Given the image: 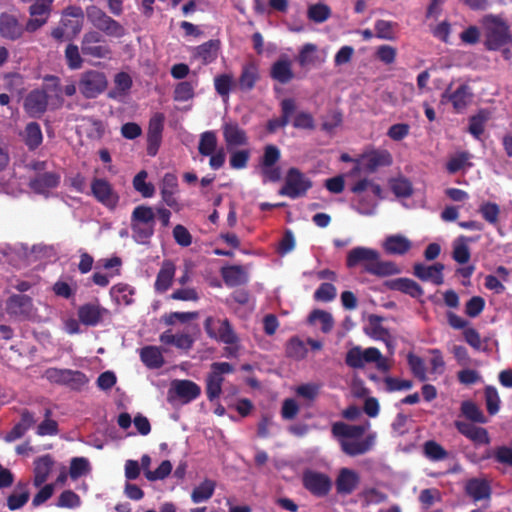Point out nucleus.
<instances>
[{
    "label": "nucleus",
    "instance_id": "obj_1",
    "mask_svg": "<svg viewBox=\"0 0 512 512\" xmlns=\"http://www.w3.org/2000/svg\"><path fill=\"white\" fill-rule=\"evenodd\" d=\"M484 46L489 51H509L512 32L507 21L499 15L488 14L481 20Z\"/></svg>",
    "mask_w": 512,
    "mask_h": 512
},
{
    "label": "nucleus",
    "instance_id": "obj_2",
    "mask_svg": "<svg viewBox=\"0 0 512 512\" xmlns=\"http://www.w3.org/2000/svg\"><path fill=\"white\" fill-rule=\"evenodd\" d=\"M364 263V269L369 274L387 277L401 273L399 266L392 261H382L377 250L366 247H354V264Z\"/></svg>",
    "mask_w": 512,
    "mask_h": 512
},
{
    "label": "nucleus",
    "instance_id": "obj_3",
    "mask_svg": "<svg viewBox=\"0 0 512 512\" xmlns=\"http://www.w3.org/2000/svg\"><path fill=\"white\" fill-rule=\"evenodd\" d=\"M155 213L152 207L138 205L131 214L133 239L139 244H146L154 234Z\"/></svg>",
    "mask_w": 512,
    "mask_h": 512
},
{
    "label": "nucleus",
    "instance_id": "obj_4",
    "mask_svg": "<svg viewBox=\"0 0 512 512\" xmlns=\"http://www.w3.org/2000/svg\"><path fill=\"white\" fill-rule=\"evenodd\" d=\"M382 198L381 186L369 179H362L354 183V202L359 213L370 215L374 212L377 200Z\"/></svg>",
    "mask_w": 512,
    "mask_h": 512
},
{
    "label": "nucleus",
    "instance_id": "obj_5",
    "mask_svg": "<svg viewBox=\"0 0 512 512\" xmlns=\"http://www.w3.org/2000/svg\"><path fill=\"white\" fill-rule=\"evenodd\" d=\"M204 330L210 339L226 345H234L240 342L228 318L208 316L203 323Z\"/></svg>",
    "mask_w": 512,
    "mask_h": 512
},
{
    "label": "nucleus",
    "instance_id": "obj_6",
    "mask_svg": "<svg viewBox=\"0 0 512 512\" xmlns=\"http://www.w3.org/2000/svg\"><path fill=\"white\" fill-rule=\"evenodd\" d=\"M86 16L94 28L109 37L121 38L125 35V28L96 5L86 7Z\"/></svg>",
    "mask_w": 512,
    "mask_h": 512
},
{
    "label": "nucleus",
    "instance_id": "obj_7",
    "mask_svg": "<svg viewBox=\"0 0 512 512\" xmlns=\"http://www.w3.org/2000/svg\"><path fill=\"white\" fill-rule=\"evenodd\" d=\"M312 181L296 167L288 169L284 185L279 190V195L291 199L304 197L312 188Z\"/></svg>",
    "mask_w": 512,
    "mask_h": 512
},
{
    "label": "nucleus",
    "instance_id": "obj_8",
    "mask_svg": "<svg viewBox=\"0 0 512 512\" xmlns=\"http://www.w3.org/2000/svg\"><path fill=\"white\" fill-rule=\"evenodd\" d=\"M44 377L53 384L67 386L72 390H81L88 384L89 379L79 370L48 368L44 372Z\"/></svg>",
    "mask_w": 512,
    "mask_h": 512
},
{
    "label": "nucleus",
    "instance_id": "obj_9",
    "mask_svg": "<svg viewBox=\"0 0 512 512\" xmlns=\"http://www.w3.org/2000/svg\"><path fill=\"white\" fill-rule=\"evenodd\" d=\"M108 86L104 72L88 70L80 75L78 89L86 99H94L102 94Z\"/></svg>",
    "mask_w": 512,
    "mask_h": 512
},
{
    "label": "nucleus",
    "instance_id": "obj_10",
    "mask_svg": "<svg viewBox=\"0 0 512 512\" xmlns=\"http://www.w3.org/2000/svg\"><path fill=\"white\" fill-rule=\"evenodd\" d=\"M371 363H374L376 368L383 373H388L392 368L388 358L384 357L378 348L363 349L360 346H354V369Z\"/></svg>",
    "mask_w": 512,
    "mask_h": 512
},
{
    "label": "nucleus",
    "instance_id": "obj_11",
    "mask_svg": "<svg viewBox=\"0 0 512 512\" xmlns=\"http://www.w3.org/2000/svg\"><path fill=\"white\" fill-rule=\"evenodd\" d=\"M378 434L372 430L368 420L354 424V456L372 451L377 444Z\"/></svg>",
    "mask_w": 512,
    "mask_h": 512
},
{
    "label": "nucleus",
    "instance_id": "obj_12",
    "mask_svg": "<svg viewBox=\"0 0 512 512\" xmlns=\"http://www.w3.org/2000/svg\"><path fill=\"white\" fill-rule=\"evenodd\" d=\"M81 51L85 56L92 58H108L112 50L100 32L91 30L83 35Z\"/></svg>",
    "mask_w": 512,
    "mask_h": 512
},
{
    "label": "nucleus",
    "instance_id": "obj_13",
    "mask_svg": "<svg viewBox=\"0 0 512 512\" xmlns=\"http://www.w3.org/2000/svg\"><path fill=\"white\" fill-rule=\"evenodd\" d=\"M233 371V365L228 362H214L211 364V371L206 379V395L209 401H214L220 396L224 381L223 374H229Z\"/></svg>",
    "mask_w": 512,
    "mask_h": 512
},
{
    "label": "nucleus",
    "instance_id": "obj_14",
    "mask_svg": "<svg viewBox=\"0 0 512 512\" xmlns=\"http://www.w3.org/2000/svg\"><path fill=\"white\" fill-rule=\"evenodd\" d=\"M91 195L97 202L109 210H114L119 203V194L105 178L95 177L91 181Z\"/></svg>",
    "mask_w": 512,
    "mask_h": 512
},
{
    "label": "nucleus",
    "instance_id": "obj_15",
    "mask_svg": "<svg viewBox=\"0 0 512 512\" xmlns=\"http://www.w3.org/2000/svg\"><path fill=\"white\" fill-rule=\"evenodd\" d=\"M392 155L387 150H371L354 159V170L363 169L367 172H375L381 167L392 164Z\"/></svg>",
    "mask_w": 512,
    "mask_h": 512
},
{
    "label": "nucleus",
    "instance_id": "obj_16",
    "mask_svg": "<svg viewBox=\"0 0 512 512\" xmlns=\"http://www.w3.org/2000/svg\"><path fill=\"white\" fill-rule=\"evenodd\" d=\"M303 486L312 495L317 497H324L330 492L332 481L324 473L307 470L303 474Z\"/></svg>",
    "mask_w": 512,
    "mask_h": 512
},
{
    "label": "nucleus",
    "instance_id": "obj_17",
    "mask_svg": "<svg viewBox=\"0 0 512 512\" xmlns=\"http://www.w3.org/2000/svg\"><path fill=\"white\" fill-rule=\"evenodd\" d=\"M165 116L163 113H155L149 120L147 131V154L156 156L162 142Z\"/></svg>",
    "mask_w": 512,
    "mask_h": 512
},
{
    "label": "nucleus",
    "instance_id": "obj_18",
    "mask_svg": "<svg viewBox=\"0 0 512 512\" xmlns=\"http://www.w3.org/2000/svg\"><path fill=\"white\" fill-rule=\"evenodd\" d=\"M442 99H447L457 113H462L472 102L473 92L468 84H461L454 91L450 85L442 94Z\"/></svg>",
    "mask_w": 512,
    "mask_h": 512
},
{
    "label": "nucleus",
    "instance_id": "obj_19",
    "mask_svg": "<svg viewBox=\"0 0 512 512\" xmlns=\"http://www.w3.org/2000/svg\"><path fill=\"white\" fill-rule=\"evenodd\" d=\"M444 264L437 262L432 265L423 263H415L413 266V274L423 282H431L434 285H442L444 283L443 271Z\"/></svg>",
    "mask_w": 512,
    "mask_h": 512
},
{
    "label": "nucleus",
    "instance_id": "obj_20",
    "mask_svg": "<svg viewBox=\"0 0 512 512\" xmlns=\"http://www.w3.org/2000/svg\"><path fill=\"white\" fill-rule=\"evenodd\" d=\"M178 192L177 176L173 173H166L162 178L160 194L162 201L175 211H179L181 209L176 196Z\"/></svg>",
    "mask_w": 512,
    "mask_h": 512
},
{
    "label": "nucleus",
    "instance_id": "obj_21",
    "mask_svg": "<svg viewBox=\"0 0 512 512\" xmlns=\"http://www.w3.org/2000/svg\"><path fill=\"white\" fill-rule=\"evenodd\" d=\"M48 95L45 91L35 89L24 100V109L31 117H40L47 110Z\"/></svg>",
    "mask_w": 512,
    "mask_h": 512
},
{
    "label": "nucleus",
    "instance_id": "obj_22",
    "mask_svg": "<svg viewBox=\"0 0 512 512\" xmlns=\"http://www.w3.org/2000/svg\"><path fill=\"white\" fill-rule=\"evenodd\" d=\"M222 132L228 151L234 147L248 144L246 131L236 122H225L222 125Z\"/></svg>",
    "mask_w": 512,
    "mask_h": 512
},
{
    "label": "nucleus",
    "instance_id": "obj_23",
    "mask_svg": "<svg viewBox=\"0 0 512 512\" xmlns=\"http://www.w3.org/2000/svg\"><path fill=\"white\" fill-rule=\"evenodd\" d=\"M108 310L101 307L98 303H86L78 308L79 321L86 326H97Z\"/></svg>",
    "mask_w": 512,
    "mask_h": 512
},
{
    "label": "nucleus",
    "instance_id": "obj_24",
    "mask_svg": "<svg viewBox=\"0 0 512 512\" xmlns=\"http://www.w3.org/2000/svg\"><path fill=\"white\" fill-rule=\"evenodd\" d=\"M385 286L389 290L399 291L416 299L424 294L423 288L416 281L406 277L388 280L385 282Z\"/></svg>",
    "mask_w": 512,
    "mask_h": 512
},
{
    "label": "nucleus",
    "instance_id": "obj_25",
    "mask_svg": "<svg viewBox=\"0 0 512 512\" xmlns=\"http://www.w3.org/2000/svg\"><path fill=\"white\" fill-rule=\"evenodd\" d=\"M24 33V27L15 15L9 13L0 14V35L9 40H17Z\"/></svg>",
    "mask_w": 512,
    "mask_h": 512
},
{
    "label": "nucleus",
    "instance_id": "obj_26",
    "mask_svg": "<svg viewBox=\"0 0 512 512\" xmlns=\"http://www.w3.org/2000/svg\"><path fill=\"white\" fill-rule=\"evenodd\" d=\"M176 272V266L171 260H164L157 273L154 283V289L157 293L166 292L173 283Z\"/></svg>",
    "mask_w": 512,
    "mask_h": 512
},
{
    "label": "nucleus",
    "instance_id": "obj_27",
    "mask_svg": "<svg viewBox=\"0 0 512 512\" xmlns=\"http://www.w3.org/2000/svg\"><path fill=\"white\" fill-rule=\"evenodd\" d=\"M382 248L387 255L402 256L412 248V242L401 234H394L385 238Z\"/></svg>",
    "mask_w": 512,
    "mask_h": 512
},
{
    "label": "nucleus",
    "instance_id": "obj_28",
    "mask_svg": "<svg viewBox=\"0 0 512 512\" xmlns=\"http://www.w3.org/2000/svg\"><path fill=\"white\" fill-rule=\"evenodd\" d=\"M260 79L259 68L255 62H248L242 66L241 74L236 83L239 90L249 92L254 89Z\"/></svg>",
    "mask_w": 512,
    "mask_h": 512
},
{
    "label": "nucleus",
    "instance_id": "obj_29",
    "mask_svg": "<svg viewBox=\"0 0 512 512\" xmlns=\"http://www.w3.org/2000/svg\"><path fill=\"white\" fill-rule=\"evenodd\" d=\"M270 77L281 84H288L294 78L292 62L286 57L276 60L271 66Z\"/></svg>",
    "mask_w": 512,
    "mask_h": 512
},
{
    "label": "nucleus",
    "instance_id": "obj_30",
    "mask_svg": "<svg viewBox=\"0 0 512 512\" xmlns=\"http://www.w3.org/2000/svg\"><path fill=\"white\" fill-rule=\"evenodd\" d=\"M60 183V175L55 172L39 174L29 182V187L37 194H44Z\"/></svg>",
    "mask_w": 512,
    "mask_h": 512
},
{
    "label": "nucleus",
    "instance_id": "obj_31",
    "mask_svg": "<svg viewBox=\"0 0 512 512\" xmlns=\"http://www.w3.org/2000/svg\"><path fill=\"white\" fill-rule=\"evenodd\" d=\"M53 464V458L49 454L43 455L34 461L33 485L35 487H41L47 481Z\"/></svg>",
    "mask_w": 512,
    "mask_h": 512
},
{
    "label": "nucleus",
    "instance_id": "obj_32",
    "mask_svg": "<svg viewBox=\"0 0 512 512\" xmlns=\"http://www.w3.org/2000/svg\"><path fill=\"white\" fill-rule=\"evenodd\" d=\"M6 309L10 315H28L32 309V299L28 295L14 294L8 298Z\"/></svg>",
    "mask_w": 512,
    "mask_h": 512
},
{
    "label": "nucleus",
    "instance_id": "obj_33",
    "mask_svg": "<svg viewBox=\"0 0 512 512\" xmlns=\"http://www.w3.org/2000/svg\"><path fill=\"white\" fill-rule=\"evenodd\" d=\"M173 386L176 395L184 403L197 399L201 394L200 386L191 380H176Z\"/></svg>",
    "mask_w": 512,
    "mask_h": 512
},
{
    "label": "nucleus",
    "instance_id": "obj_34",
    "mask_svg": "<svg viewBox=\"0 0 512 512\" xmlns=\"http://www.w3.org/2000/svg\"><path fill=\"white\" fill-rule=\"evenodd\" d=\"M455 427L459 433H461L462 435H464L465 437L474 442L488 444L490 441L488 432L485 428L477 427L471 423L463 421H456Z\"/></svg>",
    "mask_w": 512,
    "mask_h": 512
},
{
    "label": "nucleus",
    "instance_id": "obj_35",
    "mask_svg": "<svg viewBox=\"0 0 512 512\" xmlns=\"http://www.w3.org/2000/svg\"><path fill=\"white\" fill-rule=\"evenodd\" d=\"M465 491L475 502L489 499L491 495V487L488 481L478 478L468 480Z\"/></svg>",
    "mask_w": 512,
    "mask_h": 512
},
{
    "label": "nucleus",
    "instance_id": "obj_36",
    "mask_svg": "<svg viewBox=\"0 0 512 512\" xmlns=\"http://www.w3.org/2000/svg\"><path fill=\"white\" fill-rule=\"evenodd\" d=\"M479 239L460 235L453 243L452 258L459 264H466L471 258L470 249L468 247L469 242H474Z\"/></svg>",
    "mask_w": 512,
    "mask_h": 512
},
{
    "label": "nucleus",
    "instance_id": "obj_37",
    "mask_svg": "<svg viewBox=\"0 0 512 512\" xmlns=\"http://www.w3.org/2000/svg\"><path fill=\"white\" fill-rule=\"evenodd\" d=\"M332 434L340 442L342 450L352 456V426L336 422L332 426Z\"/></svg>",
    "mask_w": 512,
    "mask_h": 512
},
{
    "label": "nucleus",
    "instance_id": "obj_38",
    "mask_svg": "<svg viewBox=\"0 0 512 512\" xmlns=\"http://www.w3.org/2000/svg\"><path fill=\"white\" fill-rule=\"evenodd\" d=\"M220 50V41L217 39L209 40L195 48L194 57L200 58L202 63L207 65L214 62Z\"/></svg>",
    "mask_w": 512,
    "mask_h": 512
},
{
    "label": "nucleus",
    "instance_id": "obj_39",
    "mask_svg": "<svg viewBox=\"0 0 512 512\" xmlns=\"http://www.w3.org/2000/svg\"><path fill=\"white\" fill-rule=\"evenodd\" d=\"M140 359L149 369H159L164 365V357L156 346H145L140 350Z\"/></svg>",
    "mask_w": 512,
    "mask_h": 512
},
{
    "label": "nucleus",
    "instance_id": "obj_40",
    "mask_svg": "<svg viewBox=\"0 0 512 512\" xmlns=\"http://www.w3.org/2000/svg\"><path fill=\"white\" fill-rule=\"evenodd\" d=\"M132 84V78L128 73H117L114 77V87L108 92V97L111 99H120L124 97L131 89Z\"/></svg>",
    "mask_w": 512,
    "mask_h": 512
},
{
    "label": "nucleus",
    "instance_id": "obj_41",
    "mask_svg": "<svg viewBox=\"0 0 512 512\" xmlns=\"http://www.w3.org/2000/svg\"><path fill=\"white\" fill-rule=\"evenodd\" d=\"M215 487L213 480L205 479L192 490L191 500L196 504L208 501L213 496Z\"/></svg>",
    "mask_w": 512,
    "mask_h": 512
},
{
    "label": "nucleus",
    "instance_id": "obj_42",
    "mask_svg": "<svg viewBox=\"0 0 512 512\" xmlns=\"http://www.w3.org/2000/svg\"><path fill=\"white\" fill-rule=\"evenodd\" d=\"M488 113L481 109L477 114L469 117L468 132L477 140L481 139L485 131V124L488 121Z\"/></svg>",
    "mask_w": 512,
    "mask_h": 512
},
{
    "label": "nucleus",
    "instance_id": "obj_43",
    "mask_svg": "<svg viewBox=\"0 0 512 512\" xmlns=\"http://www.w3.org/2000/svg\"><path fill=\"white\" fill-rule=\"evenodd\" d=\"M221 276L225 284L231 287L241 285L246 281L243 268L237 265L222 268Z\"/></svg>",
    "mask_w": 512,
    "mask_h": 512
},
{
    "label": "nucleus",
    "instance_id": "obj_44",
    "mask_svg": "<svg viewBox=\"0 0 512 512\" xmlns=\"http://www.w3.org/2000/svg\"><path fill=\"white\" fill-rule=\"evenodd\" d=\"M472 154L468 151H462L452 156L446 163V169L449 174H456L462 169L471 168L473 164L470 162Z\"/></svg>",
    "mask_w": 512,
    "mask_h": 512
},
{
    "label": "nucleus",
    "instance_id": "obj_45",
    "mask_svg": "<svg viewBox=\"0 0 512 512\" xmlns=\"http://www.w3.org/2000/svg\"><path fill=\"white\" fill-rule=\"evenodd\" d=\"M24 141L30 150H35L41 145L43 141V135L41 127L37 122H30L26 125L24 131Z\"/></svg>",
    "mask_w": 512,
    "mask_h": 512
},
{
    "label": "nucleus",
    "instance_id": "obj_46",
    "mask_svg": "<svg viewBox=\"0 0 512 512\" xmlns=\"http://www.w3.org/2000/svg\"><path fill=\"white\" fill-rule=\"evenodd\" d=\"M460 410L463 416L474 423H487V418L482 410L471 400L463 401Z\"/></svg>",
    "mask_w": 512,
    "mask_h": 512
},
{
    "label": "nucleus",
    "instance_id": "obj_47",
    "mask_svg": "<svg viewBox=\"0 0 512 512\" xmlns=\"http://www.w3.org/2000/svg\"><path fill=\"white\" fill-rule=\"evenodd\" d=\"M148 173L146 170H141L133 178V188L139 192L144 198H151L155 193V187L151 182L146 179Z\"/></svg>",
    "mask_w": 512,
    "mask_h": 512
},
{
    "label": "nucleus",
    "instance_id": "obj_48",
    "mask_svg": "<svg viewBox=\"0 0 512 512\" xmlns=\"http://www.w3.org/2000/svg\"><path fill=\"white\" fill-rule=\"evenodd\" d=\"M308 322L311 325H315L319 322L321 324V330L324 333L330 332L334 324L332 315L321 309H314L308 316Z\"/></svg>",
    "mask_w": 512,
    "mask_h": 512
},
{
    "label": "nucleus",
    "instance_id": "obj_49",
    "mask_svg": "<svg viewBox=\"0 0 512 512\" xmlns=\"http://www.w3.org/2000/svg\"><path fill=\"white\" fill-rule=\"evenodd\" d=\"M235 86L237 84L232 74L223 73L214 78L215 90L222 98H228Z\"/></svg>",
    "mask_w": 512,
    "mask_h": 512
},
{
    "label": "nucleus",
    "instance_id": "obj_50",
    "mask_svg": "<svg viewBox=\"0 0 512 512\" xmlns=\"http://www.w3.org/2000/svg\"><path fill=\"white\" fill-rule=\"evenodd\" d=\"M217 136L214 131H205L200 135L198 151L202 156H209L214 153L217 148Z\"/></svg>",
    "mask_w": 512,
    "mask_h": 512
},
{
    "label": "nucleus",
    "instance_id": "obj_51",
    "mask_svg": "<svg viewBox=\"0 0 512 512\" xmlns=\"http://www.w3.org/2000/svg\"><path fill=\"white\" fill-rule=\"evenodd\" d=\"M380 403L379 400L374 396H368L363 400L361 409L354 406V420L364 413L369 418H376L380 414Z\"/></svg>",
    "mask_w": 512,
    "mask_h": 512
},
{
    "label": "nucleus",
    "instance_id": "obj_52",
    "mask_svg": "<svg viewBox=\"0 0 512 512\" xmlns=\"http://www.w3.org/2000/svg\"><path fill=\"white\" fill-rule=\"evenodd\" d=\"M423 452L425 457L431 461H442L449 456L448 451L434 440H429L424 443Z\"/></svg>",
    "mask_w": 512,
    "mask_h": 512
},
{
    "label": "nucleus",
    "instance_id": "obj_53",
    "mask_svg": "<svg viewBox=\"0 0 512 512\" xmlns=\"http://www.w3.org/2000/svg\"><path fill=\"white\" fill-rule=\"evenodd\" d=\"M331 16V9L324 3L312 4L307 9V17L314 23H323Z\"/></svg>",
    "mask_w": 512,
    "mask_h": 512
},
{
    "label": "nucleus",
    "instance_id": "obj_54",
    "mask_svg": "<svg viewBox=\"0 0 512 512\" xmlns=\"http://www.w3.org/2000/svg\"><path fill=\"white\" fill-rule=\"evenodd\" d=\"M485 405L489 415L494 416L500 410L501 400L497 389L488 385L484 389Z\"/></svg>",
    "mask_w": 512,
    "mask_h": 512
},
{
    "label": "nucleus",
    "instance_id": "obj_55",
    "mask_svg": "<svg viewBox=\"0 0 512 512\" xmlns=\"http://www.w3.org/2000/svg\"><path fill=\"white\" fill-rule=\"evenodd\" d=\"M90 471L89 461L84 457L72 458L70 462L69 475L71 479L77 480Z\"/></svg>",
    "mask_w": 512,
    "mask_h": 512
},
{
    "label": "nucleus",
    "instance_id": "obj_56",
    "mask_svg": "<svg viewBox=\"0 0 512 512\" xmlns=\"http://www.w3.org/2000/svg\"><path fill=\"white\" fill-rule=\"evenodd\" d=\"M336 287L328 282L321 283L314 292L313 298L318 302H331L336 298Z\"/></svg>",
    "mask_w": 512,
    "mask_h": 512
},
{
    "label": "nucleus",
    "instance_id": "obj_57",
    "mask_svg": "<svg viewBox=\"0 0 512 512\" xmlns=\"http://www.w3.org/2000/svg\"><path fill=\"white\" fill-rule=\"evenodd\" d=\"M286 354L290 358L300 360L306 357L307 348L302 340L297 337H293L287 343Z\"/></svg>",
    "mask_w": 512,
    "mask_h": 512
},
{
    "label": "nucleus",
    "instance_id": "obj_58",
    "mask_svg": "<svg viewBox=\"0 0 512 512\" xmlns=\"http://www.w3.org/2000/svg\"><path fill=\"white\" fill-rule=\"evenodd\" d=\"M51 410L46 409L45 410V419L38 425L37 427V434L40 436H54L57 435L59 432L58 429V423L57 421L50 419L51 416Z\"/></svg>",
    "mask_w": 512,
    "mask_h": 512
},
{
    "label": "nucleus",
    "instance_id": "obj_59",
    "mask_svg": "<svg viewBox=\"0 0 512 512\" xmlns=\"http://www.w3.org/2000/svg\"><path fill=\"white\" fill-rule=\"evenodd\" d=\"M487 457L504 466L512 467V448L509 446H498Z\"/></svg>",
    "mask_w": 512,
    "mask_h": 512
},
{
    "label": "nucleus",
    "instance_id": "obj_60",
    "mask_svg": "<svg viewBox=\"0 0 512 512\" xmlns=\"http://www.w3.org/2000/svg\"><path fill=\"white\" fill-rule=\"evenodd\" d=\"M56 505L60 508L74 509L81 505V499L72 490H64L58 497Z\"/></svg>",
    "mask_w": 512,
    "mask_h": 512
},
{
    "label": "nucleus",
    "instance_id": "obj_61",
    "mask_svg": "<svg viewBox=\"0 0 512 512\" xmlns=\"http://www.w3.org/2000/svg\"><path fill=\"white\" fill-rule=\"evenodd\" d=\"M65 58L67 66L70 69L76 70L82 67L83 59L80 55L79 48L77 45L70 43L66 46Z\"/></svg>",
    "mask_w": 512,
    "mask_h": 512
},
{
    "label": "nucleus",
    "instance_id": "obj_62",
    "mask_svg": "<svg viewBox=\"0 0 512 512\" xmlns=\"http://www.w3.org/2000/svg\"><path fill=\"white\" fill-rule=\"evenodd\" d=\"M479 212L488 223L495 225L498 222L500 208L494 202H484L479 207Z\"/></svg>",
    "mask_w": 512,
    "mask_h": 512
},
{
    "label": "nucleus",
    "instance_id": "obj_63",
    "mask_svg": "<svg viewBox=\"0 0 512 512\" xmlns=\"http://www.w3.org/2000/svg\"><path fill=\"white\" fill-rule=\"evenodd\" d=\"M52 3L53 0H36L35 3L29 7V14L31 17L46 18L47 21L51 12Z\"/></svg>",
    "mask_w": 512,
    "mask_h": 512
},
{
    "label": "nucleus",
    "instance_id": "obj_64",
    "mask_svg": "<svg viewBox=\"0 0 512 512\" xmlns=\"http://www.w3.org/2000/svg\"><path fill=\"white\" fill-rule=\"evenodd\" d=\"M336 490L339 494L352 492V470L343 468L336 480Z\"/></svg>",
    "mask_w": 512,
    "mask_h": 512
}]
</instances>
